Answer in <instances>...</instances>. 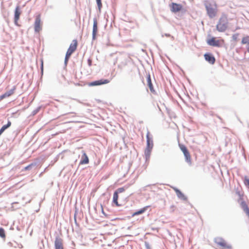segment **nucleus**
<instances>
[{
    "mask_svg": "<svg viewBox=\"0 0 249 249\" xmlns=\"http://www.w3.org/2000/svg\"><path fill=\"white\" fill-rule=\"evenodd\" d=\"M149 207H150V206H146L137 211L136 212H135V213H134L132 214V216H134L135 215H139V214H141L143 213L144 212H145V211Z\"/></svg>",
    "mask_w": 249,
    "mask_h": 249,
    "instance_id": "21",
    "label": "nucleus"
},
{
    "mask_svg": "<svg viewBox=\"0 0 249 249\" xmlns=\"http://www.w3.org/2000/svg\"><path fill=\"white\" fill-rule=\"evenodd\" d=\"M164 36H167V37H170L171 36V35L169 34H164Z\"/></svg>",
    "mask_w": 249,
    "mask_h": 249,
    "instance_id": "37",
    "label": "nucleus"
},
{
    "mask_svg": "<svg viewBox=\"0 0 249 249\" xmlns=\"http://www.w3.org/2000/svg\"><path fill=\"white\" fill-rule=\"evenodd\" d=\"M247 50V51L249 53V42H248Z\"/></svg>",
    "mask_w": 249,
    "mask_h": 249,
    "instance_id": "38",
    "label": "nucleus"
},
{
    "mask_svg": "<svg viewBox=\"0 0 249 249\" xmlns=\"http://www.w3.org/2000/svg\"><path fill=\"white\" fill-rule=\"evenodd\" d=\"M0 237L2 238L5 237V231L2 228H0Z\"/></svg>",
    "mask_w": 249,
    "mask_h": 249,
    "instance_id": "24",
    "label": "nucleus"
},
{
    "mask_svg": "<svg viewBox=\"0 0 249 249\" xmlns=\"http://www.w3.org/2000/svg\"><path fill=\"white\" fill-rule=\"evenodd\" d=\"M248 42H249V40L248 37H244L242 38V44H246V43L248 44Z\"/></svg>",
    "mask_w": 249,
    "mask_h": 249,
    "instance_id": "27",
    "label": "nucleus"
},
{
    "mask_svg": "<svg viewBox=\"0 0 249 249\" xmlns=\"http://www.w3.org/2000/svg\"><path fill=\"white\" fill-rule=\"evenodd\" d=\"M179 146L184 154L186 162H187L189 165H191L192 164L191 157L187 147L185 145L181 144H179Z\"/></svg>",
    "mask_w": 249,
    "mask_h": 249,
    "instance_id": "5",
    "label": "nucleus"
},
{
    "mask_svg": "<svg viewBox=\"0 0 249 249\" xmlns=\"http://www.w3.org/2000/svg\"><path fill=\"white\" fill-rule=\"evenodd\" d=\"M73 42H74L73 44L71 43L70 44V46L69 49H68V50L66 52V53L65 60H64V63L66 65H67L68 61L71 55V54L76 49V47L77 46V40L74 39L73 40Z\"/></svg>",
    "mask_w": 249,
    "mask_h": 249,
    "instance_id": "4",
    "label": "nucleus"
},
{
    "mask_svg": "<svg viewBox=\"0 0 249 249\" xmlns=\"http://www.w3.org/2000/svg\"><path fill=\"white\" fill-rule=\"evenodd\" d=\"M38 165V161L33 162L28 165H27V166L25 167L23 169H22V171L35 170L36 168Z\"/></svg>",
    "mask_w": 249,
    "mask_h": 249,
    "instance_id": "17",
    "label": "nucleus"
},
{
    "mask_svg": "<svg viewBox=\"0 0 249 249\" xmlns=\"http://www.w3.org/2000/svg\"><path fill=\"white\" fill-rule=\"evenodd\" d=\"M54 249H64L63 245V239L58 235L55 237Z\"/></svg>",
    "mask_w": 249,
    "mask_h": 249,
    "instance_id": "7",
    "label": "nucleus"
},
{
    "mask_svg": "<svg viewBox=\"0 0 249 249\" xmlns=\"http://www.w3.org/2000/svg\"><path fill=\"white\" fill-rule=\"evenodd\" d=\"M204 56L205 60L208 62L210 64H213L215 63V59L212 53H207L204 54Z\"/></svg>",
    "mask_w": 249,
    "mask_h": 249,
    "instance_id": "14",
    "label": "nucleus"
},
{
    "mask_svg": "<svg viewBox=\"0 0 249 249\" xmlns=\"http://www.w3.org/2000/svg\"><path fill=\"white\" fill-rule=\"evenodd\" d=\"M93 28H92V40H95L96 39V36L98 31V23L97 20L96 18H93Z\"/></svg>",
    "mask_w": 249,
    "mask_h": 249,
    "instance_id": "11",
    "label": "nucleus"
},
{
    "mask_svg": "<svg viewBox=\"0 0 249 249\" xmlns=\"http://www.w3.org/2000/svg\"><path fill=\"white\" fill-rule=\"evenodd\" d=\"M207 44L212 46L220 47L221 45L219 40H216L215 37H213L207 40Z\"/></svg>",
    "mask_w": 249,
    "mask_h": 249,
    "instance_id": "13",
    "label": "nucleus"
},
{
    "mask_svg": "<svg viewBox=\"0 0 249 249\" xmlns=\"http://www.w3.org/2000/svg\"><path fill=\"white\" fill-rule=\"evenodd\" d=\"M11 125V122L8 120L7 124H5L4 125L6 126V128H9Z\"/></svg>",
    "mask_w": 249,
    "mask_h": 249,
    "instance_id": "33",
    "label": "nucleus"
},
{
    "mask_svg": "<svg viewBox=\"0 0 249 249\" xmlns=\"http://www.w3.org/2000/svg\"><path fill=\"white\" fill-rule=\"evenodd\" d=\"M6 129L7 128H6V126L4 125L1 127L0 129V136Z\"/></svg>",
    "mask_w": 249,
    "mask_h": 249,
    "instance_id": "31",
    "label": "nucleus"
},
{
    "mask_svg": "<svg viewBox=\"0 0 249 249\" xmlns=\"http://www.w3.org/2000/svg\"><path fill=\"white\" fill-rule=\"evenodd\" d=\"M42 173H43V172H42L41 173H40V175H39V176H42Z\"/></svg>",
    "mask_w": 249,
    "mask_h": 249,
    "instance_id": "39",
    "label": "nucleus"
},
{
    "mask_svg": "<svg viewBox=\"0 0 249 249\" xmlns=\"http://www.w3.org/2000/svg\"><path fill=\"white\" fill-rule=\"evenodd\" d=\"M41 108V107H38L36 108L35 109H34L32 112V113H31V115L32 116H34L40 110Z\"/></svg>",
    "mask_w": 249,
    "mask_h": 249,
    "instance_id": "25",
    "label": "nucleus"
},
{
    "mask_svg": "<svg viewBox=\"0 0 249 249\" xmlns=\"http://www.w3.org/2000/svg\"><path fill=\"white\" fill-rule=\"evenodd\" d=\"M182 5L180 4L176 3H172L171 7V11L173 12L176 13L179 12L182 9Z\"/></svg>",
    "mask_w": 249,
    "mask_h": 249,
    "instance_id": "18",
    "label": "nucleus"
},
{
    "mask_svg": "<svg viewBox=\"0 0 249 249\" xmlns=\"http://www.w3.org/2000/svg\"><path fill=\"white\" fill-rule=\"evenodd\" d=\"M215 242L217 245L222 247L223 248H224L225 249H226V248L231 249V246L229 245H227L225 240L223 239H222V238H216L215 239Z\"/></svg>",
    "mask_w": 249,
    "mask_h": 249,
    "instance_id": "12",
    "label": "nucleus"
},
{
    "mask_svg": "<svg viewBox=\"0 0 249 249\" xmlns=\"http://www.w3.org/2000/svg\"><path fill=\"white\" fill-rule=\"evenodd\" d=\"M21 13V11L20 6L18 5L16 6L14 11V23L16 25H18V21L19 18Z\"/></svg>",
    "mask_w": 249,
    "mask_h": 249,
    "instance_id": "10",
    "label": "nucleus"
},
{
    "mask_svg": "<svg viewBox=\"0 0 249 249\" xmlns=\"http://www.w3.org/2000/svg\"><path fill=\"white\" fill-rule=\"evenodd\" d=\"M88 65L89 66H91V64H92V61L91 59H89L88 60Z\"/></svg>",
    "mask_w": 249,
    "mask_h": 249,
    "instance_id": "35",
    "label": "nucleus"
},
{
    "mask_svg": "<svg viewBox=\"0 0 249 249\" xmlns=\"http://www.w3.org/2000/svg\"><path fill=\"white\" fill-rule=\"evenodd\" d=\"M109 82V80L105 79H101L96 81H92L89 83V86H100L104 84H107Z\"/></svg>",
    "mask_w": 249,
    "mask_h": 249,
    "instance_id": "8",
    "label": "nucleus"
},
{
    "mask_svg": "<svg viewBox=\"0 0 249 249\" xmlns=\"http://www.w3.org/2000/svg\"><path fill=\"white\" fill-rule=\"evenodd\" d=\"M204 5L206 8L207 14L210 18H214L217 13V5L213 0H205Z\"/></svg>",
    "mask_w": 249,
    "mask_h": 249,
    "instance_id": "1",
    "label": "nucleus"
},
{
    "mask_svg": "<svg viewBox=\"0 0 249 249\" xmlns=\"http://www.w3.org/2000/svg\"><path fill=\"white\" fill-rule=\"evenodd\" d=\"M144 245H145L146 249H151L150 246L148 242H145Z\"/></svg>",
    "mask_w": 249,
    "mask_h": 249,
    "instance_id": "32",
    "label": "nucleus"
},
{
    "mask_svg": "<svg viewBox=\"0 0 249 249\" xmlns=\"http://www.w3.org/2000/svg\"><path fill=\"white\" fill-rule=\"evenodd\" d=\"M228 20L225 15H222L216 26L217 30L220 32H225L228 28Z\"/></svg>",
    "mask_w": 249,
    "mask_h": 249,
    "instance_id": "3",
    "label": "nucleus"
},
{
    "mask_svg": "<svg viewBox=\"0 0 249 249\" xmlns=\"http://www.w3.org/2000/svg\"><path fill=\"white\" fill-rule=\"evenodd\" d=\"M15 90H16V87L14 86L12 89L6 91L3 94L0 95V101L4 98H6L7 97H8L11 96L14 93V91Z\"/></svg>",
    "mask_w": 249,
    "mask_h": 249,
    "instance_id": "15",
    "label": "nucleus"
},
{
    "mask_svg": "<svg viewBox=\"0 0 249 249\" xmlns=\"http://www.w3.org/2000/svg\"><path fill=\"white\" fill-rule=\"evenodd\" d=\"M239 34H234L232 36V38L233 40L236 41L238 37Z\"/></svg>",
    "mask_w": 249,
    "mask_h": 249,
    "instance_id": "30",
    "label": "nucleus"
},
{
    "mask_svg": "<svg viewBox=\"0 0 249 249\" xmlns=\"http://www.w3.org/2000/svg\"><path fill=\"white\" fill-rule=\"evenodd\" d=\"M89 162V158L86 153L83 151V155L80 161V164H86Z\"/></svg>",
    "mask_w": 249,
    "mask_h": 249,
    "instance_id": "19",
    "label": "nucleus"
},
{
    "mask_svg": "<svg viewBox=\"0 0 249 249\" xmlns=\"http://www.w3.org/2000/svg\"><path fill=\"white\" fill-rule=\"evenodd\" d=\"M147 85L150 89V91L153 93H155V91L154 89V87H153V84L152 83V81H151V79L150 77V75L149 74H148L147 76Z\"/></svg>",
    "mask_w": 249,
    "mask_h": 249,
    "instance_id": "20",
    "label": "nucleus"
},
{
    "mask_svg": "<svg viewBox=\"0 0 249 249\" xmlns=\"http://www.w3.org/2000/svg\"><path fill=\"white\" fill-rule=\"evenodd\" d=\"M237 202L239 204L241 209L246 213L248 217L249 218V207L246 202L244 200H242L241 198L240 200H238Z\"/></svg>",
    "mask_w": 249,
    "mask_h": 249,
    "instance_id": "6",
    "label": "nucleus"
},
{
    "mask_svg": "<svg viewBox=\"0 0 249 249\" xmlns=\"http://www.w3.org/2000/svg\"><path fill=\"white\" fill-rule=\"evenodd\" d=\"M118 194L117 192H114L113 193L112 202L114 203L116 206H120L121 204H119L118 199L119 197Z\"/></svg>",
    "mask_w": 249,
    "mask_h": 249,
    "instance_id": "22",
    "label": "nucleus"
},
{
    "mask_svg": "<svg viewBox=\"0 0 249 249\" xmlns=\"http://www.w3.org/2000/svg\"><path fill=\"white\" fill-rule=\"evenodd\" d=\"M96 3H97V5L98 9L99 11H100L102 7V1H101V0H96Z\"/></svg>",
    "mask_w": 249,
    "mask_h": 249,
    "instance_id": "26",
    "label": "nucleus"
},
{
    "mask_svg": "<svg viewBox=\"0 0 249 249\" xmlns=\"http://www.w3.org/2000/svg\"><path fill=\"white\" fill-rule=\"evenodd\" d=\"M40 16L39 15L36 16L35 21V32L36 33H38L41 30V27L40 26Z\"/></svg>",
    "mask_w": 249,
    "mask_h": 249,
    "instance_id": "9",
    "label": "nucleus"
},
{
    "mask_svg": "<svg viewBox=\"0 0 249 249\" xmlns=\"http://www.w3.org/2000/svg\"><path fill=\"white\" fill-rule=\"evenodd\" d=\"M244 184L246 186L249 187V178H248L247 177L245 178Z\"/></svg>",
    "mask_w": 249,
    "mask_h": 249,
    "instance_id": "28",
    "label": "nucleus"
},
{
    "mask_svg": "<svg viewBox=\"0 0 249 249\" xmlns=\"http://www.w3.org/2000/svg\"><path fill=\"white\" fill-rule=\"evenodd\" d=\"M41 75H43V61H41Z\"/></svg>",
    "mask_w": 249,
    "mask_h": 249,
    "instance_id": "34",
    "label": "nucleus"
},
{
    "mask_svg": "<svg viewBox=\"0 0 249 249\" xmlns=\"http://www.w3.org/2000/svg\"><path fill=\"white\" fill-rule=\"evenodd\" d=\"M102 213H104V211H103V209H102Z\"/></svg>",
    "mask_w": 249,
    "mask_h": 249,
    "instance_id": "40",
    "label": "nucleus"
},
{
    "mask_svg": "<svg viewBox=\"0 0 249 249\" xmlns=\"http://www.w3.org/2000/svg\"><path fill=\"white\" fill-rule=\"evenodd\" d=\"M129 186V185H126L123 187H120L118 188L115 192H117L118 194L124 192L126 189H127Z\"/></svg>",
    "mask_w": 249,
    "mask_h": 249,
    "instance_id": "23",
    "label": "nucleus"
},
{
    "mask_svg": "<svg viewBox=\"0 0 249 249\" xmlns=\"http://www.w3.org/2000/svg\"><path fill=\"white\" fill-rule=\"evenodd\" d=\"M74 222L76 225H78V224L77 223L76 219V213L74 214Z\"/></svg>",
    "mask_w": 249,
    "mask_h": 249,
    "instance_id": "36",
    "label": "nucleus"
},
{
    "mask_svg": "<svg viewBox=\"0 0 249 249\" xmlns=\"http://www.w3.org/2000/svg\"><path fill=\"white\" fill-rule=\"evenodd\" d=\"M173 189L175 191L176 195L179 199L184 201L187 200V197L185 196L184 194L180 191V190L176 187H173Z\"/></svg>",
    "mask_w": 249,
    "mask_h": 249,
    "instance_id": "16",
    "label": "nucleus"
},
{
    "mask_svg": "<svg viewBox=\"0 0 249 249\" xmlns=\"http://www.w3.org/2000/svg\"><path fill=\"white\" fill-rule=\"evenodd\" d=\"M146 147L144 151V157L146 160H148L150 157L151 151L153 147V140L152 136H150V132L148 131L146 134Z\"/></svg>",
    "mask_w": 249,
    "mask_h": 249,
    "instance_id": "2",
    "label": "nucleus"
},
{
    "mask_svg": "<svg viewBox=\"0 0 249 249\" xmlns=\"http://www.w3.org/2000/svg\"><path fill=\"white\" fill-rule=\"evenodd\" d=\"M236 194L239 196V198L238 199V200H240L241 198L242 200H244L243 194H241L239 191L236 192Z\"/></svg>",
    "mask_w": 249,
    "mask_h": 249,
    "instance_id": "29",
    "label": "nucleus"
}]
</instances>
